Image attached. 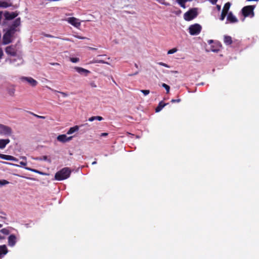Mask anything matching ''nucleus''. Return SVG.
Instances as JSON below:
<instances>
[{
  "label": "nucleus",
  "mask_w": 259,
  "mask_h": 259,
  "mask_svg": "<svg viewBox=\"0 0 259 259\" xmlns=\"http://www.w3.org/2000/svg\"><path fill=\"white\" fill-rule=\"evenodd\" d=\"M21 24L20 18H18L14 20L13 24L11 25L10 28L7 30L3 36V40L5 44H8L12 41V38L15 33L18 30L17 27Z\"/></svg>",
  "instance_id": "nucleus-1"
},
{
  "label": "nucleus",
  "mask_w": 259,
  "mask_h": 259,
  "mask_svg": "<svg viewBox=\"0 0 259 259\" xmlns=\"http://www.w3.org/2000/svg\"><path fill=\"white\" fill-rule=\"evenodd\" d=\"M71 173L69 167H64L57 172L55 175V179L58 181H62L68 179Z\"/></svg>",
  "instance_id": "nucleus-2"
},
{
  "label": "nucleus",
  "mask_w": 259,
  "mask_h": 259,
  "mask_svg": "<svg viewBox=\"0 0 259 259\" xmlns=\"http://www.w3.org/2000/svg\"><path fill=\"white\" fill-rule=\"evenodd\" d=\"M197 15V9L193 8L184 14V18L186 21H190L196 18Z\"/></svg>",
  "instance_id": "nucleus-3"
},
{
  "label": "nucleus",
  "mask_w": 259,
  "mask_h": 259,
  "mask_svg": "<svg viewBox=\"0 0 259 259\" xmlns=\"http://www.w3.org/2000/svg\"><path fill=\"white\" fill-rule=\"evenodd\" d=\"M201 29V26L199 24L196 23L189 26V32L192 35H196L200 33Z\"/></svg>",
  "instance_id": "nucleus-4"
},
{
  "label": "nucleus",
  "mask_w": 259,
  "mask_h": 259,
  "mask_svg": "<svg viewBox=\"0 0 259 259\" xmlns=\"http://www.w3.org/2000/svg\"><path fill=\"white\" fill-rule=\"evenodd\" d=\"M255 8L254 6H245L242 9L243 15L245 17H253L254 16L253 10Z\"/></svg>",
  "instance_id": "nucleus-5"
},
{
  "label": "nucleus",
  "mask_w": 259,
  "mask_h": 259,
  "mask_svg": "<svg viewBox=\"0 0 259 259\" xmlns=\"http://www.w3.org/2000/svg\"><path fill=\"white\" fill-rule=\"evenodd\" d=\"M12 129L6 125L0 124V135L5 136H10L12 134Z\"/></svg>",
  "instance_id": "nucleus-6"
},
{
  "label": "nucleus",
  "mask_w": 259,
  "mask_h": 259,
  "mask_svg": "<svg viewBox=\"0 0 259 259\" xmlns=\"http://www.w3.org/2000/svg\"><path fill=\"white\" fill-rule=\"evenodd\" d=\"M65 21L75 27H79L80 26V22L78 19L75 17H69L65 19Z\"/></svg>",
  "instance_id": "nucleus-7"
},
{
  "label": "nucleus",
  "mask_w": 259,
  "mask_h": 259,
  "mask_svg": "<svg viewBox=\"0 0 259 259\" xmlns=\"http://www.w3.org/2000/svg\"><path fill=\"white\" fill-rule=\"evenodd\" d=\"M22 81H25L28 82L32 87H35L37 85V81L31 77H23L21 78Z\"/></svg>",
  "instance_id": "nucleus-8"
},
{
  "label": "nucleus",
  "mask_w": 259,
  "mask_h": 259,
  "mask_svg": "<svg viewBox=\"0 0 259 259\" xmlns=\"http://www.w3.org/2000/svg\"><path fill=\"white\" fill-rule=\"evenodd\" d=\"M72 137H73L72 136L68 137H67V136L66 135H61L57 137V140H58V141H59L60 142H61L63 143H65V142H69L70 140H71L72 139Z\"/></svg>",
  "instance_id": "nucleus-9"
},
{
  "label": "nucleus",
  "mask_w": 259,
  "mask_h": 259,
  "mask_svg": "<svg viewBox=\"0 0 259 259\" xmlns=\"http://www.w3.org/2000/svg\"><path fill=\"white\" fill-rule=\"evenodd\" d=\"M238 22V19L237 18L233 15V14L231 12H230L227 16V22L226 23H236Z\"/></svg>",
  "instance_id": "nucleus-10"
},
{
  "label": "nucleus",
  "mask_w": 259,
  "mask_h": 259,
  "mask_svg": "<svg viewBox=\"0 0 259 259\" xmlns=\"http://www.w3.org/2000/svg\"><path fill=\"white\" fill-rule=\"evenodd\" d=\"M6 52L7 54L12 56H15L16 55V50L13 46L7 47L6 48Z\"/></svg>",
  "instance_id": "nucleus-11"
},
{
  "label": "nucleus",
  "mask_w": 259,
  "mask_h": 259,
  "mask_svg": "<svg viewBox=\"0 0 259 259\" xmlns=\"http://www.w3.org/2000/svg\"><path fill=\"white\" fill-rule=\"evenodd\" d=\"M0 158L3 159H5V160H11V161H15V162L18 161V159L17 158H16L11 155H5V154L0 153Z\"/></svg>",
  "instance_id": "nucleus-12"
},
{
  "label": "nucleus",
  "mask_w": 259,
  "mask_h": 259,
  "mask_svg": "<svg viewBox=\"0 0 259 259\" xmlns=\"http://www.w3.org/2000/svg\"><path fill=\"white\" fill-rule=\"evenodd\" d=\"M74 68L78 73L80 74H84L85 76H87L88 74L90 73L89 70L82 67H75Z\"/></svg>",
  "instance_id": "nucleus-13"
},
{
  "label": "nucleus",
  "mask_w": 259,
  "mask_h": 259,
  "mask_svg": "<svg viewBox=\"0 0 259 259\" xmlns=\"http://www.w3.org/2000/svg\"><path fill=\"white\" fill-rule=\"evenodd\" d=\"M17 241L16 237L15 235L12 234L8 237V245L10 246H14Z\"/></svg>",
  "instance_id": "nucleus-14"
},
{
  "label": "nucleus",
  "mask_w": 259,
  "mask_h": 259,
  "mask_svg": "<svg viewBox=\"0 0 259 259\" xmlns=\"http://www.w3.org/2000/svg\"><path fill=\"white\" fill-rule=\"evenodd\" d=\"M17 15L18 14L15 12L9 13L6 12L4 14L5 19L8 20H12L15 18L17 16Z\"/></svg>",
  "instance_id": "nucleus-15"
},
{
  "label": "nucleus",
  "mask_w": 259,
  "mask_h": 259,
  "mask_svg": "<svg viewBox=\"0 0 259 259\" xmlns=\"http://www.w3.org/2000/svg\"><path fill=\"white\" fill-rule=\"evenodd\" d=\"M7 252V246L5 245H0V257H3Z\"/></svg>",
  "instance_id": "nucleus-16"
},
{
  "label": "nucleus",
  "mask_w": 259,
  "mask_h": 259,
  "mask_svg": "<svg viewBox=\"0 0 259 259\" xmlns=\"http://www.w3.org/2000/svg\"><path fill=\"white\" fill-rule=\"evenodd\" d=\"M10 140L9 139H0V149H4L6 145L10 143Z\"/></svg>",
  "instance_id": "nucleus-17"
},
{
  "label": "nucleus",
  "mask_w": 259,
  "mask_h": 259,
  "mask_svg": "<svg viewBox=\"0 0 259 259\" xmlns=\"http://www.w3.org/2000/svg\"><path fill=\"white\" fill-rule=\"evenodd\" d=\"M221 48V45L219 44H215L211 46L210 51L213 52H218Z\"/></svg>",
  "instance_id": "nucleus-18"
},
{
  "label": "nucleus",
  "mask_w": 259,
  "mask_h": 259,
  "mask_svg": "<svg viewBox=\"0 0 259 259\" xmlns=\"http://www.w3.org/2000/svg\"><path fill=\"white\" fill-rule=\"evenodd\" d=\"M224 41L226 45H230L232 43V37L230 36L225 35Z\"/></svg>",
  "instance_id": "nucleus-19"
},
{
  "label": "nucleus",
  "mask_w": 259,
  "mask_h": 259,
  "mask_svg": "<svg viewBox=\"0 0 259 259\" xmlns=\"http://www.w3.org/2000/svg\"><path fill=\"white\" fill-rule=\"evenodd\" d=\"M79 130V126L77 125H75L73 127H70L68 131L67 132V134L68 135H70L73 133H74L75 132L78 131Z\"/></svg>",
  "instance_id": "nucleus-20"
},
{
  "label": "nucleus",
  "mask_w": 259,
  "mask_h": 259,
  "mask_svg": "<svg viewBox=\"0 0 259 259\" xmlns=\"http://www.w3.org/2000/svg\"><path fill=\"white\" fill-rule=\"evenodd\" d=\"M7 91L10 96H14L15 92V87L13 85H10L7 88Z\"/></svg>",
  "instance_id": "nucleus-21"
},
{
  "label": "nucleus",
  "mask_w": 259,
  "mask_h": 259,
  "mask_svg": "<svg viewBox=\"0 0 259 259\" xmlns=\"http://www.w3.org/2000/svg\"><path fill=\"white\" fill-rule=\"evenodd\" d=\"M26 169L28 170H29V171H33V172H34L35 173H37V174H39L41 175H47V174L45 172H41V171H40L38 170H36L35 169H33V168H30V167H24Z\"/></svg>",
  "instance_id": "nucleus-22"
},
{
  "label": "nucleus",
  "mask_w": 259,
  "mask_h": 259,
  "mask_svg": "<svg viewBox=\"0 0 259 259\" xmlns=\"http://www.w3.org/2000/svg\"><path fill=\"white\" fill-rule=\"evenodd\" d=\"M166 105V104L164 103L162 101L160 102L158 106L155 109L156 112H158L162 110V109Z\"/></svg>",
  "instance_id": "nucleus-23"
},
{
  "label": "nucleus",
  "mask_w": 259,
  "mask_h": 259,
  "mask_svg": "<svg viewBox=\"0 0 259 259\" xmlns=\"http://www.w3.org/2000/svg\"><path fill=\"white\" fill-rule=\"evenodd\" d=\"M191 0H176L177 2L179 4V5L184 8H185V3L188 1H190Z\"/></svg>",
  "instance_id": "nucleus-24"
},
{
  "label": "nucleus",
  "mask_w": 259,
  "mask_h": 259,
  "mask_svg": "<svg viewBox=\"0 0 259 259\" xmlns=\"http://www.w3.org/2000/svg\"><path fill=\"white\" fill-rule=\"evenodd\" d=\"M230 6H231V5H230V3H227L224 6L222 12H225L227 14L228 12L230 9Z\"/></svg>",
  "instance_id": "nucleus-25"
},
{
  "label": "nucleus",
  "mask_w": 259,
  "mask_h": 259,
  "mask_svg": "<svg viewBox=\"0 0 259 259\" xmlns=\"http://www.w3.org/2000/svg\"><path fill=\"white\" fill-rule=\"evenodd\" d=\"M11 6L8 3L4 1H0V8H6Z\"/></svg>",
  "instance_id": "nucleus-26"
},
{
  "label": "nucleus",
  "mask_w": 259,
  "mask_h": 259,
  "mask_svg": "<svg viewBox=\"0 0 259 259\" xmlns=\"http://www.w3.org/2000/svg\"><path fill=\"white\" fill-rule=\"evenodd\" d=\"M95 120H98L101 121L103 120V117L100 116H92L89 118V121H93Z\"/></svg>",
  "instance_id": "nucleus-27"
},
{
  "label": "nucleus",
  "mask_w": 259,
  "mask_h": 259,
  "mask_svg": "<svg viewBox=\"0 0 259 259\" xmlns=\"http://www.w3.org/2000/svg\"><path fill=\"white\" fill-rule=\"evenodd\" d=\"M47 88L51 90V91H52L53 92H55V93H59L60 94H61V95H62V96L64 97H66L68 96V94L66 93H64V92H59V91H57L56 90H53L52 89H51V88L50 87H48Z\"/></svg>",
  "instance_id": "nucleus-28"
},
{
  "label": "nucleus",
  "mask_w": 259,
  "mask_h": 259,
  "mask_svg": "<svg viewBox=\"0 0 259 259\" xmlns=\"http://www.w3.org/2000/svg\"><path fill=\"white\" fill-rule=\"evenodd\" d=\"M93 63H104V64L106 63V64H108L107 62H105L103 60H96V59H94L93 61L90 62V64H93Z\"/></svg>",
  "instance_id": "nucleus-29"
},
{
  "label": "nucleus",
  "mask_w": 259,
  "mask_h": 259,
  "mask_svg": "<svg viewBox=\"0 0 259 259\" xmlns=\"http://www.w3.org/2000/svg\"><path fill=\"white\" fill-rule=\"evenodd\" d=\"M1 233H3L5 235H8L10 233V232L8 229L4 228L0 230V234Z\"/></svg>",
  "instance_id": "nucleus-30"
},
{
  "label": "nucleus",
  "mask_w": 259,
  "mask_h": 259,
  "mask_svg": "<svg viewBox=\"0 0 259 259\" xmlns=\"http://www.w3.org/2000/svg\"><path fill=\"white\" fill-rule=\"evenodd\" d=\"M161 85L163 88H164L166 90V93H168L169 92V90H170L169 86L164 83H163Z\"/></svg>",
  "instance_id": "nucleus-31"
},
{
  "label": "nucleus",
  "mask_w": 259,
  "mask_h": 259,
  "mask_svg": "<svg viewBox=\"0 0 259 259\" xmlns=\"http://www.w3.org/2000/svg\"><path fill=\"white\" fill-rule=\"evenodd\" d=\"M178 51V49L177 48H173L171 50H169L168 52H167V54H172L176 52H177Z\"/></svg>",
  "instance_id": "nucleus-32"
},
{
  "label": "nucleus",
  "mask_w": 259,
  "mask_h": 259,
  "mask_svg": "<svg viewBox=\"0 0 259 259\" xmlns=\"http://www.w3.org/2000/svg\"><path fill=\"white\" fill-rule=\"evenodd\" d=\"M70 61L72 63H77L79 62V59L78 58H70Z\"/></svg>",
  "instance_id": "nucleus-33"
},
{
  "label": "nucleus",
  "mask_w": 259,
  "mask_h": 259,
  "mask_svg": "<svg viewBox=\"0 0 259 259\" xmlns=\"http://www.w3.org/2000/svg\"><path fill=\"white\" fill-rule=\"evenodd\" d=\"M141 92L145 95V96H147L148 95L149 93H150V91L149 90H141Z\"/></svg>",
  "instance_id": "nucleus-34"
},
{
  "label": "nucleus",
  "mask_w": 259,
  "mask_h": 259,
  "mask_svg": "<svg viewBox=\"0 0 259 259\" xmlns=\"http://www.w3.org/2000/svg\"><path fill=\"white\" fill-rule=\"evenodd\" d=\"M227 14L225 13V12H222V14H221V17H220V20L223 21L224 20L225 17L226 16V15Z\"/></svg>",
  "instance_id": "nucleus-35"
},
{
  "label": "nucleus",
  "mask_w": 259,
  "mask_h": 259,
  "mask_svg": "<svg viewBox=\"0 0 259 259\" xmlns=\"http://www.w3.org/2000/svg\"><path fill=\"white\" fill-rule=\"evenodd\" d=\"M158 64H159V65H161V66H164V67H167V68H169V66L167 64L164 63H163V62H158Z\"/></svg>",
  "instance_id": "nucleus-36"
},
{
  "label": "nucleus",
  "mask_w": 259,
  "mask_h": 259,
  "mask_svg": "<svg viewBox=\"0 0 259 259\" xmlns=\"http://www.w3.org/2000/svg\"><path fill=\"white\" fill-rule=\"evenodd\" d=\"M8 183H9V182L8 181H7L6 180L0 181V185H6Z\"/></svg>",
  "instance_id": "nucleus-37"
},
{
  "label": "nucleus",
  "mask_w": 259,
  "mask_h": 259,
  "mask_svg": "<svg viewBox=\"0 0 259 259\" xmlns=\"http://www.w3.org/2000/svg\"><path fill=\"white\" fill-rule=\"evenodd\" d=\"M90 86L92 88H96L97 87V85H96L95 82L94 81L90 82Z\"/></svg>",
  "instance_id": "nucleus-38"
},
{
  "label": "nucleus",
  "mask_w": 259,
  "mask_h": 259,
  "mask_svg": "<svg viewBox=\"0 0 259 259\" xmlns=\"http://www.w3.org/2000/svg\"><path fill=\"white\" fill-rule=\"evenodd\" d=\"M181 101V99H177V100H175V99H172L171 101V103H175V102H180Z\"/></svg>",
  "instance_id": "nucleus-39"
},
{
  "label": "nucleus",
  "mask_w": 259,
  "mask_h": 259,
  "mask_svg": "<svg viewBox=\"0 0 259 259\" xmlns=\"http://www.w3.org/2000/svg\"><path fill=\"white\" fill-rule=\"evenodd\" d=\"M20 164L22 166H26L27 165V162L26 161H21L20 162Z\"/></svg>",
  "instance_id": "nucleus-40"
},
{
  "label": "nucleus",
  "mask_w": 259,
  "mask_h": 259,
  "mask_svg": "<svg viewBox=\"0 0 259 259\" xmlns=\"http://www.w3.org/2000/svg\"><path fill=\"white\" fill-rule=\"evenodd\" d=\"M3 163H6L8 164H10V165H14L15 166H19V165L16 164H13V163H11L6 162H3Z\"/></svg>",
  "instance_id": "nucleus-41"
},
{
  "label": "nucleus",
  "mask_w": 259,
  "mask_h": 259,
  "mask_svg": "<svg viewBox=\"0 0 259 259\" xmlns=\"http://www.w3.org/2000/svg\"><path fill=\"white\" fill-rule=\"evenodd\" d=\"M35 116H36L37 118H41V119H45V117L42 116H39L36 114H34Z\"/></svg>",
  "instance_id": "nucleus-42"
},
{
  "label": "nucleus",
  "mask_w": 259,
  "mask_h": 259,
  "mask_svg": "<svg viewBox=\"0 0 259 259\" xmlns=\"http://www.w3.org/2000/svg\"><path fill=\"white\" fill-rule=\"evenodd\" d=\"M209 2L212 4H215L218 1V0H209Z\"/></svg>",
  "instance_id": "nucleus-43"
},
{
  "label": "nucleus",
  "mask_w": 259,
  "mask_h": 259,
  "mask_svg": "<svg viewBox=\"0 0 259 259\" xmlns=\"http://www.w3.org/2000/svg\"><path fill=\"white\" fill-rule=\"evenodd\" d=\"M3 55V52L2 50V49L0 48V60L1 59Z\"/></svg>",
  "instance_id": "nucleus-44"
},
{
  "label": "nucleus",
  "mask_w": 259,
  "mask_h": 259,
  "mask_svg": "<svg viewBox=\"0 0 259 259\" xmlns=\"http://www.w3.org/2000/svg\"><path fill=\"white\" fill-rule=\"evenodd\" d=\"M107 135H108V133H103L101 134V137H105V136H107Z\"/></svg>",
  "instance_id": "nucleus-45"
},
{
  "label": "nucleus",
  "mask_w": 259,
  "mask_h": 259,
  "mask_svg": "<svg viewBox=\"0 0 259 259\" xmlns=\"http://www.w3.org/2000/svg\"><path fill=\"white\" fill-rule=\"evenodd\" d=\"M41 160H48V157L47 156H44L42 158H41Z\"/></svg>",
  "instance_id": "nucleus-46"
},
{
  "label": "nucleus",
  "mask_w": 259,
  "mask_h": 259,
  "mask_svg": "<svg viewBox=\"0 0 259 259\" xmlns=\"http://www.w3.org/2000/svg\"><path fill=\"white\" fill-rule=\"evenodd\" d=\"M88 48L90 50H97L96 48H92V47H88Z\"/></svg>",
  "instance_id": "nucleus-47"
},
{
  "label": "nucleus",
  "mask_w": 259,
  "mask_h": 259,
  "mask_svg": "<svg viewBox=\"0 0 259 259\" xmlns=\"http://www.w3.org/2000/svg\"><path fill=\"white\" fill-rule=\"evenodd\" d=\"M76 37L79 38V39H86L87 38L85 37H81V36H76Z\"/></svg>",
  "instance_id": "nucleus-48"
},
{
  "label": "nucleus",
  "mask_w": 259,
  "mask_h": 259,
  "mask_svg": "<svg viewBox=\"0 0 259 259\" xmlns=\"http://www.w3.org/2000/svg\"><path fill=\"white\" fill-rule=\"evenodd\" d=\"M52 65H54V66H55V65H59V64L58 63H50Z\"/></svg>",
  "instance_id": "nucleus-49"
},
{
  "label": "nucleus",
  "mask_w": 259,
  "mask_h": 259,
  "mask_svg": "<svg viewBox=\"0 0 259 259\" xmlns=\"http://www.w3.org/2000/svg\"><path fill=\"white\" fill-rule=\"evenodd\" d=\"M21 159L24 160V161H26V157H25V156H21L20 157Z\"/></svg>",
  "instance_id": "nucleus-50"
},
{
  "label": "nucleus",
  "mask_w": 259,
  "mask_h": 259,
  "mask_svg": "<svg viewBox=\"0 0 259 259\" xmlns=\"http://www.w3.org/2000/svg\"><path fill=\"white\" fill-rule=\"evenodd\" d=\"M45 36H46V37H54V36H52V35H50V34H46Z\"/></svg>",
  "instance_id": "nucleus-51"
},
{
  "label": "nucleus",
  "mask_w": 259,
  "mask_h": 259,
  "mask_svg": "<svg viewBox=\"0 0 259 259\" xmlns=\"http://www.w3.org/2000/svg\"><path fill=\"white\" fill-rule=\"evenodd\" d=\"M19 61H20V63L18 64V65H19L20 64H21L22 63V61L21 60V58H19Z\"/></svg>",
  "instance_id": "nucleus-52"
},
{
  "label": "nucleus",
  "mask_w": 259,
  "mask_h": 259,
  "mask_svg": "<svg viewBox=\"0 0 259 259\" xmlns=\"http://www.w3.org/2000/svg\"><path fill=\"white\" fill-rule=\"evenodd\" d=\"M35 160H41V158H38V157H36V158H34Z\"/></svg>",
  "instance_id": "nucleus-53"
},
{
  "label": "nucleus",
  "mask_w": 259,
  "mask_h": 259,
  "mask_svg": "<svg viewBox=\"0 0 259 259\" xmlns=\"http://www.w3.org/2000/svg\"><path fill=\"white\" fill-rule=\"evenodd\" d=\"M208 43L209 44H210L213 42V40H209L208 41Z\"/></svg>",
  "instance_id": "nucleus-54"
},
{
  "label": "nucleus",
  "mask_w": 259,
  "mask_h": 259,
  "mask_svg": "<svg viewBox=\"0 0 259 259\" xmlns=\"http://www.w3.org/2000/svg\"><path fill=\"white\" fill-rule=\"evenodd\" d=\"M14 61H15V60H10V63H14Z\"/></svg>",
  "instance_id": "nucleus-55"
},
{
  "label": "nucleus",
  "mask_w": 259,
  "mask_h": 259,
  "mask_svg": "<svg viewBox=\"0 0 259 259\" xmlns=\"http://www.w3.org/2000/svg\"><path fill=\"white\" fill-rule=\"evenodd\" d=\"M97 163V162L96 161H94L92 162V164L94 165V164H95Z\"/></svg>",
  "instance_id": "nucleus-56"
},
{
  "label": "nucleus",
  "mask_w": 259,
  "mask_h": 259,
  "mask_svg": "<svg viewBox=\"0 0 259 259\" xmlns=\"http://www.w3.org/2000/svg\"><path fill=\"white\" fill-rule=\"evenodd\" d=\"M217 7H218V9H220V8H221V7H220V6H218Z\"/></svg>",
  "instance_id": "nucleus-57"
},
{
  "label": "nucleus",
  "mask_w": 259,
  "mask_h": 259,
  "mask_svg": "<svg viewBox=\"0 0 259 259\" xmlns=\"http://www.w3.org/2000/svg\"><path fill=\"white\" fill-rule=\"evenodd\" d=\"M135 67H136V68H137V67H138V65H137V64H135Z\"/></svg>",
  "instance_id": "nucleus-58"
},
{
  "label": "nucleus",
  "mask_w": 259,
  "mask_h": 259,
  "mask_svg": "<svg viewBox=\"0 0 259 259\" xmlns=\"http://www.w3.org/2000/svg\"><path fill=\"white\" fill-rule=\"evenodd\" d=\"M172 72L177 73H178V71H172Z\"/></svg>",
  "instance_id": "nucleus-59"
},
{
  "label": "nucleus",
  "mask_w": 259,
  "mask_h": 259,
  "mask_svg": "<svg viewBox=\"0 0 259 259\" xmlns=\"http://www.w3.org/2000/svg\"><path fill=\"white\" fill-rule=\"evenodd\" d=\"M3 226V225L2 224H0V228H2Z\"/></svg>",
  "instance_id": "nucleus-60"
}]
</instances>
